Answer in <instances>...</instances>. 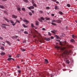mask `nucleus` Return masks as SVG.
<instances>
[{
    "label": "nucleus",
    "instance_id": "nucleus-50",
    "mask_svg": "<svg viewBox=\"0 0 77 77\" xmlns=\"http://www.w3.org/2000/svg\"><path fill=\"white\" fill-rule=\"evenodd\" d=\"M51 0L52 2H56V1H57L56 0Z\"/></svg>",
    "mask_w": 77,
    "mask_h": 77
},
{
    "label": "nucleus",
    "instance_id": "nucleus-53",
    "mask_svg": "<svg viewBox=\"0 0 77 77\" xmlns=\"http://www.w3.org/2000/svg\"><path fill=\"white\" fill-rule=\"evenodd\" d=\"M55 2H56V3H57V4H59V2L58 1H56Z\"/></svg>",
    "mask_w": 77,
    "mask_h": 77
},
{
    "label": "nucleus",
    "instance_id": "nucleus-51",
    "mask_svg": "<svg viewBox=\"0 0 77 77\" xmlns=\"http://www.w3.org/2000/svg\"><path fill=\"white\" fill-rule=\"evenodd\" d=\"M51 16H52V17H54V14H51Z\"/></svg>",
    "mask_w": 77,
    "mask_h": 77
},
{
    "label": "nucleus",
    "instance_id": "nucleus-35",
    "mask_svg": "<svg viewBox=\"0 0 77 77\" xmlns=\"http://www.w3.org/2000/svg\"><path fill=\"white\" fill-rule=\"evenodd\" d=\"M71 6V5H70L69 4H67V7H68L69 8H70V7Z\"/></svg>",
    "mask_w": 77,
    "mask_h": 77
},
{
    "label": "nucleus",
    "instance_id": "nucleus-63",
    "mask_svg": "<svg viewBox=\"0 0 77 77\" xmlns=\"http://www.w3.org/2000/svg\"><path fill=\"white\" fill-rule=\"evenodd\" d=\"M17 67L18 68H20V66H17Z\"/></svg>",
    "mask_w": 77,
    "mask_h": 77
},
{
    "label": "nucleus",
    "instance_id": "nucleus-3",
    "mask_svg": "<svg viewBox=\"0 0 77 77\" xmlns=\"http://www.w3.org/2000/svg\"><path fill=\"white\" fill-rule=\"evenodd\" d=\"M2 25L3 26H1V27H2V28H4L5 29H6V26H9V25L6 23H2Z\"/></svg>",
    "mask_w": 77,
    "mask_h": 77
},
{
    "label": "nucleus",
    "instance_id": "nucleus-23",
    "mask_svg": "<svg viewBox=\"0 0 77 77\" xmlns=\"http://www.w3.org/2000/svg\"><path fill=\"white\" fill-rule=\"evenodd\" d=\"M65 34L64 33H63L60 36L61 38H63L64 36H65Z\"/></svg>",
    "mask_w": 77,
    "mask_h": 77
},
{
    "label": "nucleus",
    "instance_id": "nucleus-58",
    "mask_svg": "<svg viewBox=\"0 0 77 77\" xmlns=\"http://www.w3.org/2000/svg\"><path fill=\"white\" fill-rule=\"evenodd\" d=\"M51 39H54V37H53V36H51Z\"/></svg>",
    "mask_w": 77,
    "mask_h": 77
},
{
    "label": "nucleus",
    "instance_id": "nucleus-7",
    "mask_svg": "<svg viewBox=\"0 0 77 77\" xmlns=\"http://www.w3.org/2000/svg\"><path fill=\"white\" fill-rule=\"evenodd\" d=\"M28 8L29 9H35V7H34L33 6H32L29 7Z\"/></svg>",
    "mask_w": 77,
    "mask_h": 77
},
{
    "label": "nucleus",
    "instance_id": "nucleus-24",
    "mask_svg": "<svg viewBox=\"0 0 77 77\" xmlns=\"http://www.w3.org/2000/svg\"><path fill=\"white\" fill-rule=\"evenodd\" d=\"M5 53L4 52H2L1 53V56H3L5 55Z\"/></svg>",
    "mask_w": 77,
    "mask_h": 77
},
{
    "label": "nucleus",
    "instance_id": "nucleus-4",
    "mask_svg": "<svg viewBox=\"0 0 77 77\" xmlns=\"http://www.w3.org/2000/svg\"><path fill=\"white\" fill-rule=\"evenodd\" d=\"M66 41L64 42H60V45L61 46H64L66 44Z\"/></svg>",
    "mask_w": 77,
    "mask_h": 77
},
{
    "label": "nucleus",
    "instance_id": "nucleus-21",
    "mask_svg": "<svg viewBox=\"0 0 77 77\" xmlns=\"http://www.w3.org/2000/svg\"><path fill=\"white\" fill-rule=\"evenodd\" d=\"M66 63H68V64H69V63H70V61H69V60H66Z\"/></svg>",
    "mask_w": 77,
    "mask_h": 77
},
{
    "label": "nucleus",
    "instance_id": "nucleus-2",
    "mask_svg": "<svg viewBox=\"0 0 77 77\" xmlns=\"http://www.w3.org/2000/svg\"><path fill=\"white\" fill-rule=\"evenodd\" d=\"M4 19H5V21H7V22H8V23H9V21L10 20V21L11 23V24H14V21L12 20H8V19L6 18V17H4Z\"/></svg>",
    "mask_w": 77,
    "mask_h": 77
},
{
    "label": "nucleus",
    "instance_id": "nucleus-40",
    "mask_svg": "<svg viewBox=\"0 0 77 77\" xmlns=\"http://www.w3.org/2000/svg\"><path fill=\"white\" fill-rule=\"evenodd\" d=\"M41 20H45V19H44V18L42 17H41Z\"/></svg>",
    "mask_w": 77,
    "mask_h": 77
},
{
    "label": "nucleus",
    "instance_id": "nucleus-12",
    "mask_svg": "<svg viewBox=\"0 0 77 77\" xmlns=\"http://www.w3.org/2000/svg\"><path fill=\"white\" fill-rule=\"evenodd\" d=\"M45 63H48V60L47 59H45Z\"/></svg>",
    "mask_w": 77,
    "mask_h": 77
},
{
    "label": "nucleus",
    "instance_id": "nucleus-1",
    "mask_svg": "<svg viewBox=\"0 0 77 77\" xmlns=\"http://www.w3.org/2000/svg\"><path fill=\"white\" fill-rule=\"evenodd\" d=\"M60 50L61 51H63V53L62 54L63 58L64 59H67L68 58L66 57V55L69 54V53L68 51L66 50V48L65 47L61 48Z\"/></svg>",
    "mask_w": 77,
    "mask_h": 77
},
{
    "label": "nucleus",
    "instance_id": "nucleus-5",
    "mask_svg": "<svg viewBox=\"0 0 77 77\" xmlns=\"http://www.w3.org/2000/svg\"><path fill=\"white\" fill-rule=\"evenodd\" d=\"M12 18H14V19L17 18V17H18L17 16L15 15H12Z\"/></svg>",
    "mask_w": 77,
    "mask_h": 77
},
{
    "label": "nucleus",
    "instance_id": "nucleus-26",
    "mask_svg": "<svg viewBox=\"0 0 77 77\" xmlns=\"http://www.w3.org/2000/svg\"><path fill=\"white\" fill-rule=\"evenodd\" d=\"M28 14L29 15H30V16H32V13H31L30 12H29Z\"/></svg>",
    "mask_w": 77,
    "mask_h": 77
},
{
    "label": "nucleus",
    "instance_id": "nucleus-48",
    "mask_svg": "<svg viewBox=\"0 0 77 77\" xmlns=\"http://www.w3.org/2000/svg\"><path fill=\"white\" fill-rule=\"evenodd\" d=\"M45 74H46V75H48H48H49V73H48V74H47V72H46V73H45Z\"/></svg>",
    "mask_w": 77,
    "mask_h": 77
},
{
    "label": "nucleus",
    "instance_id": "nucleus-59",
    "mask_svg": "<svg viewBox=\"0 0 77 77\" xmlns=\"http://www.w3.org/2000/svg\"><path fill=\"white\" fill-rule=\"evenodd\" d=\"M38 35L39 36H41V34H40V33H38Z\"/></svg>",
    "mask_w": 77,
    "mask_h": 77
},
{
    "label": "nucleus",
    "instance_id": "nucleus-18",
    "mask_svg": "<svg viewBox=\"0 0 77 77\" xmlns=\"http://www.w3.org/2000/svg\"><path fill=\"white\" fill-rule=\"evenodd\" d=\"M22 25L24 27V28H27V27H28L27 26H26V25H25V24H23Z\"/></svg>",
    "mask_w": 77,
    "mask_h": 77
},
{
    "label": "nucleus",
    "instance_id": "nucleus-10",
    "mask_svg": "<svg viewBox=\"0 0 77 77\" xmlns=\"http://www.w3.org/2000/svg\"><path fill=\"white\" fill-rule=\"evenodd\" d=\"M45 41H51V39L50 38H45Z\"/></svg>",
    "mask_w": 77,
    "mask_h": 77
},
{
    "label": "nucleus",
    "instance_id": "nucleus-15",
    "mask_svg": "<svg viewBox=\"0 0 77 77\" xmlns=\"http://www.w3.org/2000/svg\"><path fill=\"white\" fill-rule=\"evenodd\" d=\"M22 21H24V22H28V20H27L25 18L23 19L22 20Z\"/></svg>",
    "mask_w": 77,
    "mask_h": 77
},
{
    "label": "nucleus",
    "instance_id": "nucleus-14",
    "mask_svg": "<svg viewBox=\"0 0 77 77\" xmlns=\"http://www.w3.org/2000/svg\"><path fill=\"white\" fill-rule=\"evenodd\" d=\"M72 37L73 39H74V38H77V36L74 35H72Z\"/></svg>",
    "mask_w": 77,
    "mask_h": 77
},
{
    "label": "nucleus",
    "instance_id": "nucleus-39",
    "mask_svg": "<svg viewBox=\"0 0 77 77\" xmlns=\"http://www.w3.org/2000/svg\"><path fill=\"white\" fill-rule=\"evenodd\" d=\"M16 22L18 23H20V21L18 20H16Z\"/></svg>",
    "mask_w": 77,
    "mask_h": 77
},
{
    "label": "nucleus",
    "instance_id": "nucleus-27",
    "mask_svg": "<svg viewBox=\"0 0 77 77\" xmlns=\"http://www.w3.org/2000/svg\"><path fill=\"white\" fill-rule=\"evenodd\" d=\"M22 10L23 11H26V9H25V8H22Z\"/></svg>",
    "mask_w": 77,
    "mask_h": 77
},
{
    "label": "nucleus",
    "instance_id": "nucleus-22",
    "mask_svg": "<svg viewBox=\"0 0 77 77\" xmlns=\"http://www.w3.org/2000/svg\"><path fill=\"white\" fill-rule=\"evenodd\" d=\"M20 50H21L22 51H26V49H24L20 48Z\"/></svg>",
    "mask_w": 77,
    "mask_h": 77
},
{
    "label": "nucleus",
    "instance_id": "nucleus-55",
    "mask_svg": "<svg viewBox=\"0 0 77 77\" xmlns=\"http://www.w3.org/2000/svg\"><path fill=\"white\" fill-rule=\"evenodd\" d=\"M31 11L32 14L34 13V11H33L32 10H31Z\"/></svg>",
    "mask_w": 77,
    "mask_h": 77
},
{
    "label": "nucleus",
    "instance_id": "nucleus-41",
    "mask_svg": "<svg viewBox=\"0 0 77 77\" xmlns=\"http://www.w3.org/2000/svg\"><path fill=\"white\" fill-rule=\"evenodd\" d=\"M48 35L49 36H51V33L50 32H48Z\"/></svg>",
    "mask_w": 77,
    "mask_h": 77
},
{
    "label": "nucleus",
    "instance_id": "nucleus-38",
    "mask_svg": "<svg viewBox=\"0 0 77 77\" xmlns=\"http://www.w3.org/2000/svg\"><path fill=\"white\" fill-rule=\"evenodd\" d=\"M35 24L36 25H38V24H39V22H38L36 21L35 23Z\"/></svg>",
    "mask_w": 77,
    "mask_h": 77
},
{
    "label": "nucleus",
    "instance_id": "nucleus-19",
    "mask_svg": "<svg viewBox=\"0 0 77 77\" xmlns=\"http://www.w3.org/2000/svg\"><path fill=\"white\" fill-rule=\"evenodd\" d=\"M17 9L18 11H19V12H20L21 11V8L20 7H18L17 8Z\"/></svg>",
    "mask_w": 77,
    "mask_h": 77
},
{
    "label": "nucleus",
    "instance_id": "nucleus-33",
    "mask_svg": "<svg viewBox=\"0 0 77 77\" xmlns=\"http://www.w3.org/2000/svg\"><path fill=\"white\" fill-rule=\"evenodd\" d=\"M51 24L52 25H53L54 26H56V24L53 23H51Z\"/></svg>",
    "mask_w": 77,
    "mask_h": 77
},
{
    "label": "nucleus",
    "instance_id": "nucleus-54",
    "mask_svg": "<svg viewBox=\"0 0 77 77\" xmlns=\"http://www.w3.org/2000/svg\"><path fill=\"white\" fill-rule=\"evenodd\" d=\"M29 23V22L28 21V22L27 21L26 22V24H28V23Z\"/></svg>",
    "mask_w": 77,
    "mask_h": 77
},
{
    "label": "nucleus",
    "instance_id": "nucleus-29",
    "mask_svg": "<svg viewBox=\"0 0 77 77\" xmlns=\"http://www.w3.org/2000/svg\"><path fill=\"white\" fill-rule=\"evenodd\" d=\"M46 9L49 10V9H50V7H47L46 8Z\"/></svg>",
    "mask_w": 77,
    "mask_h": 77
},
{
    "label": "nucleus",
    "instance_id": "nucleus-6",
    "mask_svg": "<svg viewBox=\"0 0 77 77\" xmlns=\"http://www.w3.org/2000/svg\"><path fill=\"white\" fill-rule=\"evenodd\" d=\"M32 3L33 6H34V7H35V8L37 6H36V5L35 4V3L32 0Z\"/></svg>",
    "mask_w": 77,
    "mask_h": 77
},
{
    "label": "nucleus",
    "instance_id": "nucleus-64",
    "mask_svg": "<svg viewBox=\"0 0 77 77\" xmlns=\"http://www.w3.org/2000/svg\"><path fill=\"white\" fill-rule=\"evenodd\" d=\"M75 22L77 23V20H75Z\"/></svg>",
    "mask_w": 77,
    "mask_h": 77
},
{
    "label": "nucleus",
    "instance_id": "nucleus-37",
    "mask_svg": "<svg viewBox=\"0 0 77 77\" xmlns=\"http://www.w3.org/2000/svg\"><path fill=\"white\" fill-rule=\"evenodd\" d=\"M31 27H34L35 28V26H34V25L33 23H31Z\"/></svg>",
    "mask_w": 77,
    "mask_h": 77
},
{
    "label": "nucleus",
    "instance_id": "nucleus-47",
    "mask_svg": "<svg viewBox=\"0 0 77 77\" xmlns=\"http://www.w3.org/2000/svg\"><path fill=\"white\" fill-rule=\"evenodd\" d=\"M55 48H59V47H58V46H55Z\"/></svg>",
    "mask_w": 77,
    "mask_h": 77
},
{
    "label": "nucleus",
    "instance_id": "nucleus-25",
    "mask_svg": "<svg viewBox=\"0 0 77 77\" xmlns=\"http://www.w3.org/2000/svg\"><path fill=\"white\" fill-rule=\"evenodd\" d=\"M12 58H9L7 60H8V61H10V60H12Z\"/></svg>",
    "mask_w": 77,
    "mask_h": 77
},
{
    "label": "nucleus",
    "instance_id": "nucleus-49",
    "mask_svg": "<svg viewBox=\"0 0 77 77\" xmlns=\"http://www.w3.org/2000/svg\"><path fill=\"white\" fill-rule=\"evenodd\" d=\"M56 38H57V39H59L60 37H59V36H57V35H56Z\"/></svg>",
    "mask_w": 77,
    "mask_h": 77
},
{
    "label": "nucleus",
    "instance_id": "nucleus-20",
    "mask_svg": "<svg viewBox=\"0 0 77 77\" xmlns=\"http://www.w3.org/2000/svg\"><path fill=\"white\" fill-rule=\"evenodd\" d=\"M55 9H59V8H58V7L57 5H56L55 7Z\"/></svg>",
    "mask_w": 77,
    "mask_h": 77
},
{
    "label": "nucleus",
    "instance_id": "nucleus-60",
    "mask_svg": "<svg viewBox=\"0 0 77 77\" xmlns=\"http://www.w3.org/2000/svg\"><path fill=\"white\" fill-rule=\"evenodd\" d=\"M8 56L9 57H12V56L11 55H8Z\"/></svg>",
    "mask_w": 77,
    "mask_h": 77
},
{
    "label": "nucleus",
    "instance_id": "nucleus-61",
    "mask_svg": "<svg viewBox=\"0 0 77 77\" xmlns=\"http://www.w3.org/2000/svg\"><path fill=\"white\" fill-rule=\"evenodd\" d=\"M42 77H45V75H43L42 76Z\"/></svg>",
    "mask_w": 77,
    "mask_h": 77
},
{
    "label": "nucleus",
    "instance_id": "nucleus-30",
    "mask_svg": "<svg viewBox=\"0 0 77 77\" xmlns=\"http://www.w3.org/2000/svg\"><path fill=\"white\" fill-rule=\"evenodd\" d=\"M39 14H43V11H39Z\"/></svg>",
    "mask_w": 77,
    "mask_h": 77
},
{
    "label": "nucleus",
    "instance_id": "nucleus-43",
    "mask_svg": "<svg viewBox=\"0 0 77 77\" xmlns=\"http://www.w3.org/2000/svg\"><path fill=\"white\" fill-rule=\"evenodd\" d=\"M24 33L25 34H28L29 33L27 32L26 31L24 32Z\"/></svg>",
    "mask_w": 77,
    "mask_h": 77
},
{
    "label": "nucleus",
    "instance_id": "nucleus-45",
    "mask_svg": "<svg viewBox=\"0 0 77 77\" xmlns=\"http://www.w3.org/2000/svg\"><path fill=\"white\" fill-rule=\"evenodd\" d=\"M38 20L39 21H40V22H42V20H41V19H39Z\"/></svg>",
    "mask_w": 77,
    "mask_h": 77
},
{
    "label": "nucleus",
    "instance_id": "nucleus-31",
    "mask_svg": "<svg viewBox=\"0 0 77 77\" xmlns=\"http://www.w3.org/2000/svg\"><path fill=\"white\" fill-rule=\"evenodd\" d=\"M23 1L26 3H28L29 2V1H27V0H23Z\"/></svg>",
    "mask_w": 77,
    "mask_h": 77
},
{
    "label": "nucleus",
    "instance_id": "nucleus-9",
    "mask_svg": "<svg viewBox=\"0 0 77 77\" xmlns=\"http://www.w3.org/2000/svg\"><path fill=\"white\" fill-rule=\"evenodd\" d=\"M57 32V31L56 30H53V31H51V32L52 33H54V34H55L56 32Z\"/></svg>",
    "mask_w": 77,
    "mask_h": 77
},
{
    "label": "nucleus",
    "instance_id": "nucleus-44",
    "mask_svg": "<svg viewBox=\"0 0 77 77\" xmlns=\"http://www.w3.org/2000/svg\"><path fill=\"white\" fill-rule=\"evenodd\" d=\"M0 39H1V40H3V38H2V37L0 36Z\"/></svg>",
    "mask_w": 77,
    "mask_h": 77
},
{
    "label": "nucleus",
    "instance_id": "nucleus-8",
    "mask_svg": "<svg viewBox=\"0 0 77 77\" xmlns=\"http://www.w3.org/2000/svg\"><path fill=\"white\" fill-rule=\"evenodd\" d=\"M56 22L57 23H60L62 22V21L60 20H56Z\"/></svg>",
    "mask_w": 77,
    "mask_h": 77
},
{
    "label": "nucleus",
    "instance_id": "nucleus-42",
    "mask_svg": "<svg viewBox=\"0 0 77 77\" xmlns=\"http://www.w3.org/2000/svg\"><path fill=\"white\" fill-rule=\"evenodd\" d=\"M16 24H17V22H15L14 23L12 24V26H15Z\"/></svg>",
    "mask_w": 77,
    "mask_h": 77
},
{
    "label": "nucleus",
    "instance_id": "nucleus-16",
    "mask_svg": "<svg viewBox=\"0 0 77 77\" xmlns=\"http://www.w3.org/2000/svg\"><path fill=\"white\" fill-rule=\"evenodd\" d=\"M0 8L1 9H4L5 7H4V6L3 5H0Z\"/></svg>",
    "mask_w": 77,
    "mask_h": 77
},
{
    "label": "nucleus",
    "instance_id": "nucleus-52",
    "mask_svg": "<svg viewBox=\"0 0 77 77\" xmlns=\"http://www.w3.org/2000/svg\"><path fill=\"white\" fill-rule=\"evenodd\" d=\"M20 31H21V32H24V29H21L20 30Z\"/></svg>",
    "mask_w": 77,
    "mask_h": 77
},
{
    "label": "nucleus",
    "instance_id": "nucleus-17",
    "mask_svg": "<svg viewBox=\"0 0 77 77\" xmlns=\"http://www.w3.org/2000/svg\"><path fill=\"white\" fill-rule=\"evenodd\" d=\"M70 42H75V40H74V39L72 38L70 40Z\"/></svg>",
    "mask_w": 77,
    "mask_h": 77
},
{
    "label": "nucleus",
    "instance_id": "nucleus-28",
    "mask_svg": "<svg viewBox=\"0 0 77 77\" xmlns=\"http://www.w3.org/2000/svg\"><path fill=\"white\" fill-rule=\"evenodd\" d=\"M59 14H60V15H62V14H63V12H62L61 11H60L59 12Z\"/></svg>",
    "mask_w": 77,
    "mask_h": 77
},
{
    "label": "nucleus",
    "instance_id": "nucleus-62",
    "mask_svg": "<svg viewBox=\"0 0 77 77\" xmlns=\"http://www.w3.org/2000/svg\"><path fill=\"white\" fill-rule=\"evenodd\" d=\"M2 45H3V46H5V45L4 44H3L2 43Z\"/></svg>",
    "mask_w": 77,
    "mask_h": 77
},
{
    "label": "nucleus",
    "instance_id": "nucleus-56",
    "mask_svg": "<svg viewBox=\"0 0 77 77\" xmlns=\"http://www.w3.org/2000/svg\"><path fill=\"white\" fill-rule=\"evenodd\" d=\"M42 30H45V28H43L42 29Z\"/></svg>",
    "mask_w": 77,
    "mask_h": 77
},
{
    "label": "nucleus",
    "instance_id": "nucleus-57",
    "mask_svg": "<svg viewBox=\"0 0 77 77\" xmlns=\"http://www.w3.org/2000/svg\"><path fill=\"white\" fill-rule=\"evenodd\" d=\"M52 22H53V23L56 22V20H54L53 21H52Z\"/></svg>",
    "mask_w": 77,
    "mask_h": 77
},
{
    "label": "nucleus",
    "instance_id": "nucleus-13",
    "mask_svg": "<svg viewBox=\"0 0 77 77\" xmlns=\"http://www.w3.org/2000/svg\"><path fill=\"white\" fill-rule=\"evenodd\" d=\"M18 38L17 36L15 35L14 36H13L12 37V39H15V38Z\"/></svg>",
    "mask_w": 77,
    "mask_h": 77
},
{
    "label": "nucleus",
    "instance_id": "nucleus-11",
    "mask_svg": "<svg viewBox=\"0 0 77 77\" xmlns=\"http://www.w3.org/2000/svg\"><path fill=\"white\" fill-rule=\"evenodd\" d=\"M5 42L6 43L8 44L9 45H11V43L10 42L6 40L5 41Z\"/></svg>",
    "mask_w": 77,
    "mask_h": 77
},
{
    "label": "nucleus",
    "instance_id": "nucleus-34",
    "mask_svg": "<svg viewBox=\"0 0 77 77\" xmlns=\"http://www.w3.org/2000/svg\"><path fill=\"white\" fill-rule=\"evenodd\" d=\"M1 49H2V50H4L5 49L4 48V47H3V46H1Z\"/></svg>",
    "mask_w": 77,
    "mask_h": 77
},
{
    "label": "nucleus",
    "instance_id": "nucleus-46",
    "mask_svg": "<svg viewBox=\"0 0 77 77\" xmlns=\"http://www.w3.org/2000/svg\"><path fill=\"white\" fill-rule=\"evenodd\" d=\"M18 73H19V74H20V73H21V71H20V70H18Z\"/></svg>",
    "mask_w": 77,
    "mask_h": 77
},
{
    "label": "nucleus",
    "instance_id": "nucleus-36",
    "mask_svg": "<svg viewBox=\"0 0 77 77\" xmlns=\"http://www.w3.org/2000/svg\"><path fill=\"white\" fill-rule=\"evenodd\" d=\"M20 57V54H18L16 56V57Z\"/></svg>",
    "mask_w": 77,
    "mask_h": 77
},
{
    "label": "nucleus",
    "instance_id": "nucleus-32",
    "mask_svg": "<svg viewBox=\"0 0 77 77\" xmlns=\"http://www.w3.org/2000/svg\"><path fill=\"white\" fill-rule=\"evenodd\" d=\"M45 20H50V19L48 17H46L45 18Z\"/></svg>",
    "mask_w": 77,
    "mask_h": 77
}]
</instances>
